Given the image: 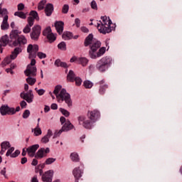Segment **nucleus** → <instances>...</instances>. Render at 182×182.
Instances as JSON below:
<instances>
[{"instance_id":"f257e3e1","label":"nucleus","mask_w":182,"mask_h":182,"mask_svg":"<svg viewBox=\"0 0 182 182\" xmlns=\"http://www.w3.org/2000/svg\"><path fill=\"white\" fill-rule=\"evenodd\" d=\"M85 46H90L89 55L91 59H97V58H100V56H103L106 53L105 47L100 48L102 46V43L96 39H93V35L92 34H90L85 38ZM97 49H99L98 51Z\"/></svg>"},{"instance_id":"f03ea898","label":"nucleus","mask_w":182,"mask_h":182,"mask_svg":"<svg viewBox=\"0 0 182 182\" xmlns=\"http://www.w3.org/2000/svg\"><path fill=\"white\" fill-rule=\"evenodd\" d=\"M87 117L84 114H82L77 117V120L79 126L84 127V129H90L93 127V124L96 123L99 117H100V112L97 109L88 111Z\"/></svg>"},{"instance_id":"7ed1b4c3","label":"nucleus","mask_w":182,"mask_h":182,"mask_svg":"<svg viewBox=\"0 0 182 182\" xmlns=\"http://www.w3.org/2000/svg\"><path fill=\"white\" fill-rule=\"evenodd\" d=\"M53 93L55 95L58 103L65 102L68 105V107H72V106H73L72 98H70V94H69L65 88L62 89V85H56Z\"/></svg>"},{"instance_id":"20e7f679","label":"nucleus","mask_w":182,"mask_h":182,"mask_svg":"<svg viewBox=\"0 0 182 182\" xmlns=\"http://www.w3.org/2000/svg\"><path fill=\"white\" fill-rule=\"evenodd\" d=\"M97 28L100 33L106 35V33H110L112 31L116 29V24L112 23L109 17L102 16L101 21L97 23Z\"/></svg>"},{"instance_id":"39448f33","label":"nucleus","mask_w":182,"mask_h":182,"mask_svg":"<svg viewBox=\"0 0 182 182\" xmlns=\"http://www.w3.org/2000/svg\"><path fill=\"white\" fill-rule=\"evenodd\" d=\"M112 65V58L110 57H103L100 60L97 61L96 64V69L99 72H106L109 69V66Z\"/></svg>"},{"instance_id":"423d86ee","label":"nucleus","mask_w":182,"mask_h":182,"mask_svg":"<svg viewBox=\"0 0 182 182\" xmlns=\"http://www.w3.org/2000/svg\"><path fill=\"white\" fill-rule=\"evenodd\" d=\"M22 53L21 48L16 47V48H14V50L11 52V54L10 55V56L6 57L4 59V60L1 62V67L5 68L6 65H9V63H11L12 60H15V58H18V55H19V53Z\"/></svg>"},{"instance_id":"0eeeda50","label":"nucleus","mask_w":182,"mask_h":182,"mask_svg":"<svg viewBox=\"0 0 182 182\" xmlns=\"http://www.w3.org/2000/svg\"><path fill=\"white\" fill-rule=\"evenodd\" d=\"M36 60L31 59V63L27 65L26 70L24 71V74L26 76H36Z\"/></svg>"},{"instance_id":"6e6552de","label":"nucleus","mask_w":182,"mask_h":182,"mask_svg":"<svg viewBox=\"0 0 182 182\" xmlns=\"http://www.w3.org/2000/svg\"><path fill=\"white\" fill-rule=\"evenodd\" d=\"M39 50V46L34 44H29L27 47V52L28 53L29 59H35L36 58V53Z\"/></svg>"},{"instance_id":"1a4fd4ad","label":"nucleus","mask_w":182,"mask_h":182,"mask_svg":"<svg viewBox=\"0 0 182 182\" xmlns=\"http://www.w3.org/2000/svg\"><path fill=\"white\" fill-rule=\"evenodd\" d=\"M1 15L3 17V21L1 25V29L2 31H6L9 28V23H8V10L3 9L1 12Z\"/></svg>"},{"instance_id":"9d476101","label":"nucleus","mask_w":182,"mask_h":182,"mask_svg":"<svg viewBox=\"0 0 182 182\" xmlns=\"http://www.w3.org/2000/svg\"><path fill=\"white\" fill-rule=\"evenodd\" d=\"M0 113L1 116H6V114L12 116L15 114V108L10 107L8 105H3L0 107Z\"/></svg>"},{"instance_id":"9b49d317","label":"nucleus","mask_w":182,"mask_h":182,"mask_svg":"<svg viewBox=\"0 0 182 182\" xmlns=\"http://www.w3.org/2000/svg\"><path fill=\"white\" fill-rule=\"evenodd\" d=\"M42 31V28L39 25L34 26L32 28V31L30 34L31 38L33 41H38L39 39V36H41V31Z\"/></svg>"},{"instance_id":"f8f14e48","label":"nucleus","mask_w":182,"mask_h":182,"mask_svg":"<svg viewBox=\"0 0 182 182\" xmlns=\"http://www.w3.org/2000/svg\"><path fill=\"white\" fill-rule=\"evenodd\" d=\"M27 43L28 40H26V37H25L23 35H21L18 37L16 40L13 41L11 46L14 48H16V46H18V48H21V45H26Z\"/></svg>"},{"instance_id":"ddd939ff","label":"nucleus","mask_w":182,"mask_h":182,"mask_svg":"<svg viewBox=\"0 0 182 182\" xmlns=\"http://www.w3.org/2000/svg\"><path fill=\"white\" fill-rule=\"evenodd\" d=\"M21 99H23L27 103H32L33 102V93L32 92V90H30L27 92H21L20 95Z\"/></svg>"},{"instance_id":"4468645a","label":"nucleus","mask_w":182,"mask_h":182,"mask_svg":"<svg viewBox=\"0 0 182 182\" xmlns=\"http://www.w3.org/2000/svg\"><path fill=\"white\" fill-rule=\"evenodd\" d=\"M21 154V151L20 150H16L14 147H9L8 149L6 156V157H11V159H15L16 157H18Z\"/></svg>"},{"instance_id":"2eb2a0df","label":"nucleus","mask_w":182,"mask_h":182,"mask_svg":"<svg viewBox=\"0 0 182 182\" xmlns=\"http://www.w3.org/2000/svg\"><path fill=\"white\" fill-rule=\"evenodd\" d=\"M50 151L49 148H41L37 153L35 155L36 159H43V157H46V155L48 153H49Z\"/></svg>"},{"instance_id":"dca6fc26","label":"nucleus","mask_w":182,"mask_h":182,"mask_svg":"<svg viewBox=\"0 0 182 182\" xmlns=\"http://www.w3.org/2000/svg\"><path fill=\"white\" fill-rule=\"evenodd\" d=\"M42 181L43 182H52V178H53V171L49 170L42 175Z\"/></svg>"},{"instance_id":"f3484780","label":"nucleus","mask_w":182,"mask_h":182,"mask_svg":"<svg viewBox=\"0 0 182 182\" xmlns=\"http://www.w3.org/2000/svg\"><path fill=\"white\" fill-rule=\"evenodd\" d=\"M9 43V37L8 35H5L0 39V53H2L4 48H2V46L5 48L6 45Z\"/></svg>"},{"instance_id":"a211bd4d","label":"nucleus","mask_w":182,"mask_h":182,"mask_svg":"<svg viewBox=\"0 0 182 182\" xmlns=\"http://www.w3.org/2000/svg\"><path fill=\"white\" fill-rule=\"evenodd\" d=\"M39 149V144L33 145L26 149V151L30 157H35L36 153V150Z\"/></svg>"},{"instance_id":"6ab92c4d","label":"nucleus","mask_w":182,"mask_h":182,"mask_svg":"<svg viewBox=\"0 0 182 182\" xmlns=\"http://www.w3.org/2000/svg\"><path fill=\"white\" fill-rule=\"evenodd\" d=\"M53 4H47L44 8L45 14L46 16H50L53 14Z\"/></svg>"},{"instance_id":"aec40b11","label":"nucleus","mask_w":182,"mask_h":182,"mask_svg":"<svg viewBox=\"0 0 182 182\" xmlns=\"http://www.w3.org/2000/svg\"><path fill=\"white\" fill-rule=\"evenodd\" d=\"M64 25H65V23L62 21H57L55 23V29H56L58 33H59V35H61V33H63Z\"/></svg>"},{"instance_id":"412c9836","label":"nucleus","mask_w":182,"mask_h":182,"mask_svg":"<svg viewBox=\"0 0 182 182\" xmlns=\"http://www.w3.org/2000/svg\"><path fill=\"white\" fill-rule=\"evenodd\" d=\"M53 135V133L52 132V130L48 129L46 135H45L42 139H41V143H43L44 144H46V143H49V139L52 137Z\"/></svg>"},{"instance_id":"4be33fe9","label":"nucleus","mask_w":182,"mask_h":182,"mask_svg":"<svg viewBox=\"0 0 182 182\" xmlns=\"http://www.w3.org/2000/svg\"><path fill=\"white\" fill-rule=\"evenodd\" d=\"M82 173H83V171H82L80 167H77L74 168L73 171V174L75 180H78V178H80V177H82Z\"/></svg>"},{"instance_id":"5701e85b","label":"nucleus","mask_w":182,"mask_h":182,"mask_svg":"<svg viewBox=\"0 0 182 182\" xmlns=\"http://www.w3.org/2000/svg\"><path fill=\"white\" fill-rule=\"evenodd\" d=\"M1 151H0V154H4V153H5V151H6V150L11 147V144L7 141H3L1 144Z\"/></svg>"},{"instance_id":"b1692460","label":"nucleus","mask_w":182,"mask_h":182,"mask_svg":"<svg viewBox=\"0 0 182 182\" xmlns=\"http://www.w3.org/2000/svg\"><path fill=\"white\" fill-rule=\"evenodd\" d=\"M62 129L63 132H69V130H72V129H73V124H72L70 121L68 120L62 127Z\"/></svg>"},{"instance_id":"393cba45","label":"nucleus","mask_w":182,"mask_h":182,"mask_svg":"<svg viewBox=\"0 0 182 182\" xmlns=\"http://www.w3.org/2000/svg\"><path fill=\"white\" fill-rule=\"evenodd\" d=\"M77 60L78 65H82L83 68H85V66H87V64L89 63V60L85 57H80Z\"/></svg>"},{"instance_id":"a878e982","label":"nucleus","mask_w":182,"mask_h":182,"mask_svg":"<svg viewBox=\"0 0 182 182\" xmlns=\"http://www.w3.org/2000/svg\"><path fill=\"white\" fill-rule=\"evenodd\" d=\"M54 65L55 66H57L58 68H59V67L65 68H69V65H68V64L66 63L61 62L60 60H59V59L55 60Z\"/></svg>"},{"instance_id":"bb28decb","label":"nucleus","mask_w":182,"mask_h":182,"mask_svg":"<svg viewBox=\"0 0 182 182\" xmlns=\"http://www.w3.org/2000/svg\"><path fill=\"white\" fill-rule=\"evenodd\" d=\"M62 38L64 41H70V39L73 38V34L69 31H66L63 33Z\"/></svg>"},{"instance_id":"cd10ccee","label":"nucleus","mask_w":182,"mask_h":182,"mask_svg":"<svg viewBox=\"0 0 182 182\" xmlns=\"http://www.w3.org/2000/svg\"><path fill=\"white\" fill-rule=\"evenodd\" d=\"M75 79H76V77H75V73L73 70H70L67 75V80L68 82H75Z\"/></svg>"},{"instance_id":"c85d7f7f","label":"nucleus","mask_w":182,"mask_h":182,"mask_svg":"<svg viewBox=\"0 0 182 182\" xmlns=\"http://www.w3.org/2000/svg\"><path fill=\"white\" fill-rule=\"evenodd\" d=\"M19 38V35L18 34V30H13L10 33V39L11 41H16Z\"/></svg>"},{"instance_id":"c756f323","label":"nucleus","mask_w":182,"mask_h":182,"mask_svg":"<svg viewBox=\"0 0 182 182\" xmlns=\"http://www.w3.org/2000/svg\"><path fill=\"white\" fill-rule=\"evenodd\" d=\"M32 132L34 133V136H41L42 134V129H41V127H39V123H37V126L35 127V129H32Z\"/></svg>"},{"instance_id":"7c9ffc66","label":"nucleus","mask_w":182,"mask_h":182,"mask_svg":"<svg viewBox=\"0 0 182 182\" xmlns=\"http://www.w3.org/2000/svg\"><path fill=\"white\" fill-rule=\"evenodd\" d=\"M46 0H41L38 4V11H43L45 9V6L46 5Z\"/></svg>"},{"instance_id":"2f4dec72","label":"nucleus","mask_w":182,"mask_h":182,"mask_svg":"<svg viewBox=\"0 0 182 182\" xmlns=\"http://www.w3.org/2000/svg\"><path fill=\"white\" fill-rule=\"evenodd\" d=\"M83 86L85 89H92L93 87V82L89 80H86L83 82Z\"/></svg>"},{"instance_id":"473e14b6","label":"nucleus","mask_w":182,"mask_h":182,"mask_svg":"<svg viewBox=\"0 0 182 182\" xmlns=\"http://www.w3.org/2000/svg\"><path fill=\"white\" fill-rule=\"evenodd\" d=\"M28 77L26 78V82L30 85L31 86H33L35 83H36V78L32 77V76H28Z\"/></svg>"},{"instance_id":"72a5a7b5","label":"nucleus","mask_w":182,"mask_h":182,"mask_svg":"<svg viewBox=\"0 0 182 182\" xmlns=\"http://www.w3.org/2000/svg\"><path fill=\"white\" fill-rule=\"evenodd\" d=\"M30 18H33V20L39 21V15L36 11H31L30 13Z\"/></svg>"},{"instance_id":"f704fd0d","label":"nucleus","mask_w":182,"mask_h":182,"mask_svg":"<svg viewBox=\"0 0 182 182\" xmlns=\"http://www.w3.org/2000/svg\"><path fill=\"white\" fill-rule=\"evenodd\" d=\"M47 39H48L50 43L55 42L56 41V36L51 33L50 34L46 36Z\"/></svg>"},{"instance_id":"c9c22d12","label":"nucleus","mask_w":182,"mask_h":182,"mask_svg":"<svg viewBox=\"0 0 182 182\" xmlns=\"http://www.w3.org/2000/svg\"><path fill=\"white\" fill-rule=\"evenodd\" d=\"M70 159L73 161L77 162L79 161V155L77 153L73 152L70 154Z\"/></svg>"},{"instance_id":"e433bc0d","label":"nucleus","mask_w":182,"mask_h":182,"mask_svg":"<svg viewBox=\"0 0 182 182\" xmlns=\"http://www.w3.org/2000/svg\"><path fill=\"white\" fill-rule=\"evenodd\" d=\"M15 16H18V18H21V19H26V14H25L22 11H17L14 13Z\"/></svg>"},{"instance_id":"4c0bfd02","label":"nucleus","mask_w":182,"mask_h":182,"mask_svg":"<svg viewBox=\"0 0 182 182\" xmlns=\"http://www.w3.org/2000/svg\"><path fill=\"white\" fill-rule=\"evenodd\" d=\"M60 112L62 113V114H63V116H65V117H69V116H70V112H69V111H68L65 109L63 108H60Z\"/></svg>"},{"instance_id":"58836bf2","label":"nucleus","mask_w":182,"mask_h":182,"mask_svg":"<svg viewBox=\"0 0 182 182\" xmlns=\"http://www.w3.org/2000/svg\"><path fill=\"white\" fill-rule=\"evenodd\" d=\"M52 33V28L50 27H47L43 31V35L44 36H48V35H50Z\"/></svg>"},{"instance_id":"ea45409f","label":"nucleus","mask_w":182,"mask_h":182,"mask_svg":"<svg viewBox=\"0 0 182 182\" xmlns=\"http://www.w3.org/2000/svg\"><path fill=\"white\" fill-rule=\"evenodd\" d=\"M58 49H60V50H66V43L61 42L58 45Z\"/></svg>"},{"instance_id":"a19ab883","label":"nucleus","mask_w":182,"mask_h":182,"mask_svg":"<svg viewBox=\"0 0 182 182\" xmlns=\"http://www.w3.org/2000/svg\"><path fill=\"white\" fill-rule=\"evenodd\" d=\"M55 161H56V159L48 158L45 161V164H47V165L53 164V163H55Z\"/></svg>"},{"instance_id":"79ce46f5","label":"nucleus","mask_w":182,"mask_h":182,"mask_svg":"<svg viewBox=\"0 0 182 182\" xmlns=\"http://www.w3.org/2000/svg\"><path fill=\"white\" fill-rule=\"evenodd\" d=\"M36 55L39 59H46L47 58L46 53L43 52H38Z\"/></svg>"},{"instance_id":"37998d69","label":"nucleus","mask_w":182,"mask_h":182,"mask_svg":"<svg viewBox=\"0 0 182 182\" xmlns=\"http://www.w3.org/2000/svg\"><path fill=\"white\" fill-rule=\"evenodd\" d=\"M34 22H35V20H33V17H28L27 26L32 28V26H33Z\"/></svg>"},{"instance_id":"c03bdc74","label":"nucleus","mask_w":182,"mask_h":182,"mask_svg":"<svg viewBox=\"0 0 182 182\" xmlns=\"http://www.w3.org/2000/svg\"><path fill=\"white\" fill-rule=\"evenodd\" d=\"M31 116V111L26 109L23 113V119H28Z\"/></svg>"},{"instance_id":"a18cd8bd","label":"nucleus","mask_w":182,"mask_h":182,"mask_svg":"<svg viewBox=\"0 0 182 182\" xmlns=\"http://www.w3.org/2000/svg\"><path fill=\"white\" fill-rule=\"evenodd\" d=\"M106 89H107V85H102L100 87V95H105V92H106Z\"/></svg>"},{"instance_id":"49530a36","label":"nucleus","mask_w":182,"mask_h":182,"mask_svg":"<svg viewBox=\"0 0 182 182\" xmlns=\"http://www.w3.org/2000/svg\"><path fill=\"white\" fill-rule=\"evenodd\" d=\"M75 82V85L76 86H80V85H82V78L79 77H76L75 79H74Z\"/></svg>"},{"instance_id":"de8ad7c7","label":"nucleus","mask_w":182,"mask_h":182,"mask_svg":"<svg viewBox=\"0 0 182 182\" xmlns=\"http://www.w3.org/2000/svg\"><path fill=\"white\" fill-rule=\"evenodd\" d=\"M64 132L63 130V128H61L59 131H55L54 133L53 139H56V137H59L60 134H62V132Z\"/></svg>"},{"instance_id":"09e8293b","label":"nucleus","mask_w":182,"mask_h":182,"mask_svg":"<svg viewBox=\"0 0 182 182\" xmlns=\"http://www.w3.org/2000/svg\"><path fill=\"white\" fill-rule=\"evenodd\" d=\"M63 14H68L69 12V5L65 4L62 9Z\"/></svg>"},{"instance_id":"8fccbe9b","label":"nucleus","mask_w":182,"mask_h":182,"mask_svg":"<svg viewBox=\"0 0 182 182\" xmlns=\"http://www.w3.org/2000/svg\"><path fill=\"white\" fill-rule=\"evenodd\" d=\"M91 8H92V9H94L95 11H97V4L96 3V1L95 0H93L91 2Z\"/></svg>"},{"instance_id":"3c124183","label":"nucleus","mask_w":182,"mask_h":182,"mask_svg":"<svg viewBox=\"0 0 182 182\" xmlns=\"http://www.w3.org/2000/svg\"><path fill=\"white\" fill-rule=\"evenodd\" d=\"M23 33H29V32H31V26L26 25L23 29Z\"/></svg>"},{"instance_id":"603ef678","label":"nucleus","mask_w":182,"mask_h":182,"mask_svg":"<svg viewBox=\"0 0 182 182\" xmlns=\"http://www.w3.org/2000/svg\"><path fill=\"white\" fill-rule=\"evenodd\" d=\"M75 23L77 28H80V19H79V18L75 19Z\"/></svg>"},{"instance_id":"864d4df0","label":"nucleus","mask_w":182,"mask_h":182,"mask_svg":"<svg viewBox=\"0 0 182 182\" xmlns=\"http://www.w3.org/2000/svg\"><path fill=\"white\" fill-rule=\"evenodd\" d=\"M37 93L39 96H42L45 94V90H43V89L38 90Z\"/></svg>"},{"instance_id":"5fc2aeb1","label":"nucleus","mask_w":182,"mask_h":182,"mask_svg":"<svg viewBox=\"0 0 182 182\" xmlns=\"http://www.w3.org/2000/svg\"><path fill=\"white\" fill-rule=\"evenodd\" d=\"M20 105H21V109H25L27 105L26 102L25 100L21 101L20 103Z\"/></svg>"},{"instance_id":"6e6d98bb","label":"nucleus","mask_w":182,"mask_h":182,"mask_svg":"<svg viewBox=\"0 0 182 182\" xmlns=\"http://www.w3.org/2000/svg\"><path fill=\"white\" fill-rule=\"evenodd\" d=\"M24 9H25V5H23V4L20 3V4L18 5V11H23Z\"/></svg>"},{"instance_id":"4d7b16f0","label":"nucleus","mask_w":182,"mask_h":182,"mask_svg":"<svg viewBox=\"0 0 182 182\" xmlns=\"http://www.w3.org/2000/svg\"><path fill=\"white\" fill-rule=\"evenodd\" d=\"M81 31L84 33H89V28H86L85 26L81 27Z\"/></svg>"},{"instance_id":"13d9d810","label":"nucleus","mask_w":182,"mask_h":182,"mask_svg":"<svg viewBox=\"0 0 182 182\" xmlns=\"http://www.w3.org/2000/svg\"><path fill=\"white\" fill-rule=\"evenodd\" d=\"M41 168V170L45 168V164H40L36 168V173H38V169Z\"/></svg>"},{"instance_id":"bf43d9fd","label":"nucleus","mask_w":182,"mask_h":182,"mask_svg":"<svg viewBox=\"0 0 182 182\" xmlns=\"http://www.w3.org/2000/svg\"><path fill=\"white\" fill-rule=\"evenodd\" d=\"M50 108H51L53 110H57V109H58V105H57L56 103H53V104L51 105Z\"/></svg>"},{"instance_id":"052dcab7","label":"nucleus","mask_w":182,"mask_h":182,"mask_svg":"<svg viewBox=\"0 0 182 182\" xmlns=\"http://www.w3.org/2000/svg\"><path fill=\"white\" fill-rule=\"evenodd\" d=\"M77 59H79V58H77V57H73V58H70V62L71 63H73V62H77Z\"/></svg>"},{"instance_id":"680f3d73","label":"nucleus","mask_w":182,"mask_h":182,"mask_svg":"<svg viewBox=\"0 0 182 182\" xmlns=\"http://www.w3.org/2000/svg\"><path fill=\"white\" fill-rule=\"evenodd\" d=\"M28 161V159L26 157H23L21 159V164H25L26 163H27Z\"/></svg>"},{"instance_id":"e2e57ef3","label":"nucleus","mask_w":182,"mask_h":182,"mask_svg":"<svg viewBox=\"0 0 182 182\" xmlns=\"http://www.w3.org/2000/svg\"><path fill=\"white\" fill-rule=\"evenodd\" d=\"M32 166H38V159H34L31 162Z\"/></svg>"},{"instance_id":"0e129e2a","label":"nucleus","mask_w":182,"mask_h":182,"mask_svg":"<svg viewBox=\"0 0 182 182\" xmlns=\"http://www.w3.org/2000/svg\"><path fill=\"white\" fill-rule=\"evenodd\" d=\"M6 73H10L11 75H14V70H11V68H7V69H6Z\"/></svg>"},{"instance_id":"69168bd1","label":"nucleus","mask_w":182,"mask_h":182,"mask_svg":"<svg viewBox=\"0 0 182 182\" xmlns=\"http://www.w3.org/2000/svg\"><path fill=\"white\" fill-rule=\"evenodd\" d=\"M11 70H14V69L16 68V63H11L10 65V68H9Z\"/></svg>"},{"instance_id":"338daca9","label":"nucleus","mask_w":182,"mask_h":182,"mask_svg":"<svg viewBox=\"0 0 182 182\" xmlns=\"http://www.w3.org/2000/svg\"><path fill=\"white\" fill-rule=\"evenodd\" d=\"M60 122L61 124H63V123L66 122V118H65L64 117H61L60 118Z\"/></svg>"},{"instance_id":"774afa93","label":"nucleus","mask_w":182,"mask_h":182,"mask_svg":"<svg viewBox=\"0 0 182 182\" xmlns=\"http://www.w3.org/2000/svg\"><path fill=\"white\" fill-rule=\"evenodd\" d=\"M31 182H39V181L38 180V176H35L31 178Z\"/></svg>"}]
</instances>
